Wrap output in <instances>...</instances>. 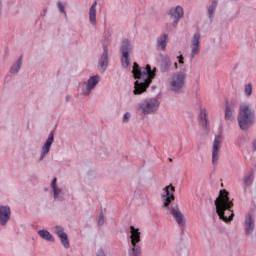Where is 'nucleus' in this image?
<instances>
[{
  "mask_svg": "<svg viewBox=\"0 0 256 256\" xmlns=\"http://www.w3.org/2000/svg\"><path fill=\"white\" fill-rule=\"evenodd\" d=\"M161 199L163 203L162 207L168 210V215H172V217H174L180 229H185V215H183V212L179 209V205L170 207L171 203L175 201V187L171 184L164 187Z\"/></svg>",
  "mask_w": 256,
  "mask_h": 256,
  "instance_id": "1",
  "label": "nucleus"
},
{
  "mask_svg": "<svg viewBox=\"0 0 256 256\" xmlns=\"http://www.w3.org/2000/svg\"><path fill=\"white\" fill-rule=\"evenodd\" d=\"M133 77L137 79L134 83V95H141L147 91V87L151 85L153 79L155 78V72L151 70V66L139 67V64L134 63L133 65Z\"/></svg>",
  "mask_w": 256,
  "mask_h": 256,
  "instance_id": "2",
  "label": "nucleus"
},
{
  "mask_svg": "<svg viewBox=\"0 0 256 256\" xmlns=\"http://www.w3.org/2000/svg\"><path fill=\"white\" fill-rule=\"evenodd\" d=\"M214 203L219 218L225 223H231L235 214L233 213V201L229 200V192L221 190Z\"/></svg>",
  "mask_w": 256,
  "mask_h": 256,
  "instance_id": "3",
  "label": "nucleus"
},
{
  "mask_svg": "<svg viewBox=\"0 0 256 256\" xmlns=\"http://www.w3.org/2000/svg\"><path fill=\"white\" fill-rule=\"evenodd\" d=\"M255 123V111L247 104L240 106L238 114V125L242 131H247Z\"/></svg>",
  "mask_w": 256,
  "mask_h": 256,
  "instance_id": "4",
  "label": "nucleus"
},
{
  "mask_svg": "<svg viewBox=\"0 0 256 256\" xmlns=\"http://www.w3.org/2000/svg\"><path fill=\"white\" fill-rule=\"evenodd\" d=\"M130 239L132 249L129 251V256H141V232L135 226H130Z\"/></svg>",
  "mask_w": 256,
  "mask_h": 256,
  "instance_id": "5",
  "label": "nucleus"
},
{
  "mask_svg": "<svg viewBox=\"0 0 256 256\" xmlns=\"http://www.w3.org/2000/svg\"><path fill=\"white\" fill-rule=\"evenodd\" d=\"M100 81L101 77L99 75L91 76L88 81L82 83L81 95L89 97V95H91V91L99 85Z\"/></svg>",
  "mask_w": 256,
  "mask_h": 256,
  "instance_id": "6",
  "label": "nucleus"
},
{
  "mask_svg": "<svg viewBox=\"0 0 256 256\" xmlns=\"http://www.w3.org/2000/svg\"><path fill=\"white\" fill-rule=\"evenodd\" d=\"M190 59L193 61L199 53H201V33H194L191 41H190Z\"/></svg>",
  "mask_w": 256,
  "mask_h": 256,
  "instance_id": "7",
  "label": "nucleus"
},
{
  "mask_svg": "<svg viewBox=\"0 0 256 256\" xmlns=\"http://www.w3.org/2000/svg\"><path fill=\"white\" fill-rule=\"evenodd\" d=\"M140 109L144 115H150L155 113L159 109V100L156 98H150L140 104Z\"/></svg>",
  "mask_w": 256,
  "mask_h": 256,
  "instance_id": "8",
  "label": "nucleus"
},
{
  "mask_svg": "<svg viewBox=\"0 0 256 256\" xmlns=\"http://www.w3.org/2000/svg\"><path fill=\"white\" fill-rule=\"evenodd\" d=\"M185 79H187L185 73H175L170 81L171 91H179L180 89H183V87L185 86Z\"/></svg>",
  "mask_w": 256,
  "mask_h": 256,
  "instance_id": "9",
  "label": "nucleus"
},
{
  "mask_svg": "<svg viewBox=\"0 0 256 256\" xmlns=\"http://www.w3.org/2000/svg\"><path fill=\"white\" fill-rule=\"evenodd\" d=\"M168 15L171 17V19H174L172 22V27L173 29H176L177 25H179V21H181L185 15V10L181 6H176L174 8H170Z\"/></svg>",
  "mask_w": 256,
  "mask_h": 256,
  "instance_id": "10",
  "label": "nucleus"
},
{
  "mask_svg": "<svg viewBox=\"0 0 256 256\" xmlns=\"http://www.w3.org/2000/svg\"><path fill=\"white\" fill-rule=\"evenodd\" d=\"M223 143V137L221 135L215 136L212 146V164L219 165V151L221 144Z\"/></svg>",
  "mask_w": 256,
  "mask_h": 256,
  "instance_id": "11",
  "label": "nucleus"
},
{
  "mask_svg": "<svg viewBox=\"0 0 256 256\" xmlns=\"http://www.w3.org/2000/svg\"><path fill=\"white\" fill-rule=\"evenodd\" d=\"M54 141H55L54 134L53 132H50V134L48 135V138L46 139V142L42 146L40 161H43L46 155H49V152L51 151V145H53Z\"/></svg>",
  "mask_w": 256,
  "mask_h": 256,
  "instance_id": "12",
  "label": "nucleus"
},
{
  "mask_svg": "<svg viewBox=\"0 0 256 256\" xmlns=\"http://www.w3.org/2000/svg\"><path fill=\"white\" fill-rule=\"evenodd\" d=\"M54 232L56 235L59 237L61 240V243L65 249H69L70 244H69V236H67V233H65V228L61 226H55L54 227Z\"/></svg>",
  "mask_w": 256,
  "mask_h": 256,
  "instance_id": "13",
  "label": "nucleus"
},
{
  "mask_svg": "<svg viewBox=\"0 0 256 256\" xmlns=\"http://www.w3.org/2000/svg\"><path fill=\"white\" fill-rule=\"evenodd\" d=\"M11 219V208L9 206H0V225L5 227Z\"/></svg>",
  "mask_w": 256,
  "mask_h": 256,
  "instance_id": "14",
  "label": "nucleus"
},
{
  "mask_svg": "<svg viewBox=\"0 0 256 256\" xmlns=\"http://www.w3.org/2000/svg\"><path fill=\"white\" fill-rule=\"evenodd\" d=\"M99 67L102 73H105L107 67H109V48H107V46L103 47V53L99 59Z\"/></svg>",
  "mask_w": 256,
  "mask_h": 256,
  "instance_id": "15",
  "label": "nucleus"
},
{
  "mask_svg": "<svg viewBox=\"0 0 256 256\" xmlns=\"http://www.w3.org/2000/svg\"><path fill=\"white\" fill-rule=\"evenodd\" d=\"M244 227L246 235H251V233H253L255 230V219L251 216V214L246 215Z\"/></svg>",
  "mask_w": 256,
  "mask_h": 256,
  "instance_id": "16",
  "label": "nucleus"
},
{
  "mask_svg": "<svg viewBox=\"0 0 256 256\" xmlns=\"http://www.w3.org/2000/svg\"><path fill=\"white\" fill-rule=\"evenodd\" d=\"M88 15L90 25H97V1H94L91 7L89 8Z\"/></svg>",
  "mask_w": 256,
  "mask_h": 256,
  "instance_id": "17",
  "label": "nucleus"
},
{
  "mask_svg": "<svg viewBox=\"0 0 256 256\" xmlns=\"http://www.w3.org/2000/svg\"><path fill=\"white\" fill-rule=\"evenodd\" d=\"M50 187L54 194V199H57L58 201H62L63 199V190L61 188L57 187V178H54L50 184Z\"/></svg>",
  "mask_w": 256,
  "mask_h": 256,
  "instance_id": "18",
  "label": "nucleus"
},
{
  "mask_svg": "<svg viewBox=\"0 0 256 256\" xmlns=\"http://www.w3.org/2000/svg\"><path fill=\"white\" fill-rule=\"evenodd\" d=\"M225 119L226 121H233L235 119V105L226 103Z\"/></svg>",
  "mask_w": 256,
  "mask_h": 256,
  "instance_id": "19",
  "label": "nucleus"
},
{
  "mask_svg": "<svg viewBox=\"0 0 256 256\" xmlns=\"http://www.w3.org/2000/svg\"><path fill=\"white\" fill-rule=\"evenodd\" d=\"M122 54H127L129 55L133 51V44L131 43V40L129 39H124L121 44V49H120Z\"/></svg>",
  "mask_w": 256,
  "mask_h": 256,
  "instance_id": "20",
  "label": "nucleus"
},
{
  "mask_svg": "<svg viewBox=\"0 0 256 256\" xmlns=\"http://www.w3.org/2000/svg\"><path fill=\"white\" fill-rule=\"evenodd\" d=\"M217 5H219V2L217 0H213L211 4L208 6V17L210 19V23H213V19H215V12L217 11Z\"/></svg>",
  "mask_w": 256,
  "mask_h": 256,
  "instance_id": "21",
  "label": "nucleus"
},
{
  "mask_svg": "<svg viewBox=\"0 0 256 256\" xmlns=\"http://www.w3.org/2000/svg\"><path fill=\"white\" fill-rule=\"evenodd\" d=\"M168 39H169V35H167V34L160 35L158 40H157L158 49H161L162 51H165V49L167 48Z\"/></svg>",
  "mask_w": 256,
  "mask_h": 256,
  "instance_id": "22",
  "label": "nucleus"
},
{
  "mask_svg": "<svg viewBox=\"0 0 256 256\" xmlns=\"http://www.w3.org/2000/svg\"><path fill=\"white\" fill-rule=\"evenodd\" d=\"M38 235L39 237H41V239H44V241L55 243V237H53L51 232H49L48 230H39Z\"/></svg>",
  "mask_w": 256,
  "mask_h": 256,
  "instance_id": "23",
  "label": "nucleus"
},
{
  "mask_svg": "<svg viewBox=\"0 0 256 256\" xmlns=\"http://www.w3.org/2000/svg\"><path fill=\"white\" fill-rule=\"evenodd\" d=\"M21 65H23V56H20L17 61L11 66L10 73L12 75H17L19 71L21 70Z\"/></svg>",
  "mask_w": 256,
  "mask_h": 256,
  "instance_id": "24",
  "label": "nucleus"
},
{
  "mask_svg": "<svg viewBox=\"0 0 256 256\" xmlns=\"http://www.w3.org/2000/svg\"><path fill=\"white\" fill-rule=\"evenodd\" d=\"M200 117V123L204 129H207V123L209 120H207V110L205 108H202L199 114Z\"/></svg>",
  "mask_w": 256,
  "mask_h": 256,
  "instance_id": "25",
  "label": "nucleus"
},
{
  "mask_svg": "<svg viewBox=\"0 0 256 256\" xmlns=\"http://www.w3.org/2000/svg\"><path fill=\"white\" fill-rule=\"evenodd\" d=\"M254 176L252 174V172L246 174L243 178V183H244V189H246V187H251V185H253V181H254Z\"/></svg>",
  "mask_w": 256,
  "mask_h": 256,
  "instance_id": "26",
  "label": "nucleus"
},
{
  "mask_svg": "<svg viewBox=\"0 0 256 256\" xmlns=\"http://www.w3.org/2000/svg\"><path fill=\"white\" fill-rule=\"evenodd\" d=\"M170 67H171V60H169V58H167V57L164 58L160 65V69H161L162 73L169 71Z\"/></svg>",
  "mask_w": 256,
  "mask_h": 256,
  "instance_id": "27",
  "label": "nucleus"
},
{
  "mask_svg": "<svg viewBox=\"0 0 256 256\" xmlns=\"http://www.w3.org/2000/svg\"><path fill=\"white\" fill-rule=\"evenodd\" d=\"M121 63H122V67H124V69H127V67H129V64L131 63V58H129V54H127V52L122 54Z\"/></svg>",
  "mask_w": 256,
  "mask_h": 256,
  "instance_id": "28",
  "label": "nucleus"
},
{
  "mask_svg": "<svg viewBox=\"0 0 256 256\" xmlns=\"http://www.w3.org/2000/svg\"><path fill=\"white\" fill-rule=\"evenodd\" d=\"M178 59V63L175 62L174 67L175 69H183V65H185V58L183 57V55H180L177 57Z\"/></svg>",
  "mask_w": 256,
  "mask_h": 256,
  "instance_id": "29",
  "label": "nucleus"
},
{
  "mask_svg": "<svg viewBox=\"0 0 256 256\" xmlns=\"http://www.w3.org/2000/svg\"><path fill=\"white\" fill-rule=\"evenodd\" d=\"M244 93L246 97H251V94L253 93V85H251V83L245 85Z\"/></svg>",
  "mask_w": 256,
  "mask_h": 256,
  "instance_id": "30",
  "label": "nucleus"
},
{
  "mask_svg": "<svg viewBox=\"0 0 256 256\" xmlns=\"http://www.w3.org/2000/svg\"><path fill=\"white\" fill-rule=\"evenodd\" d=\"M58 9L60 13H63L67 17V12H65V4L63 2H58Z\"/></svg>",
  "mask_w": 256,
  "mask_h": 256,
  "instance_id": "31",
  "label": "nucleus"
},
{
  "mask_svg": "<svg viewBox=\"0 0 256 256\" xmlns=\"http://www.w3.org/2000/svg\"><path fill=\"white\" fill-rule=\"evenodd\" d=\"M105 224V216L103 215V212H100L98 216V225H104Z\"/></svg>",
  "mask_w": 256,
  "mask_h": 256,
  "instance_id": "32",
  "label": "nucleus"
},
{
  "mask_svg": "<svg viewBox=\"0 0 256 256\" xmlns=\"http://www.w3.org/2000/svg\"><path fill=\"white\" fill-rule=\"evenodd\" d=\"M129 119H131V113L126 112V113L124 114V116H123L122 121H123V123H129Z\"/></svg>",
  "mask_w": 256,
  "mask_h": 256,
  "instance_id": "33",
  "label": "nucleus"
},
{
  "mask_svg": "<svg viewBox=\"0 0 256 256\" xmlns=\"http://www.w3.org/2000/svg\"><path fill=\"white\" fill-rule=\"evenodd\" d=\"M96 256H107V255H105V251H103V249H100L97 251Z\"/></svg>",
  "mask_w": 256,
  "mask_h": 256,
  "instance_id": "34",
  "label": "nucleus"
},
{
  "mask_svg": "<svg viewBox=\"0 0 256 256\" xmlns=\"http://www.w3.org/2000/svg\"><path fill=\"white\" fill-rule=\"evenodd\" d=\"M2 11H3V2L0 0V17H1Z\"/></svg>",
  "mask_w": 256,
  "mask_h": 256,
  "instance_id": "35",
  "label": "nucleus"
},
{
  "mask_svg": "<svg viewBox=\"0 0 256 256\" xmlns=\"http://www.w3.org/2000/svg\"><path fill=\"white\" fill-rule=\"evenodd\" d=\"M252 147H253V150L256 151V140L253 141Z\"/></svg>",
  "mask_w": 256,
  "mask_h": 256,
  "instance_id": "36",
  "label": "nucleus"
},
{
  "mask_svg": "<svg viewBox=\"0 0 256 256\" xmlns=\"http://www.w3.org/2000/svg\"><path fill=\"white\" fill-rule=\"evenodd\" d=\"M170 27H171V25H169V24L166 25V28H167L168 31H171Z\"/></svg>",
  "mask_w": 256,
  "mask_h": 256,
  "instance_id": "37",
  "label": "nucleus"
},
{
  "mask_svg": "<svg viewBox=\"0 0 256 256\" xmlns=\"http://www.w3.org/2000/svg\"><path fill=\"white\" fill-rule=\"evenodd\" d=\"M44 13H47V9L44 10Z\"/></svg>",
  "mask_w": 256,
  "mask_h": 256,
  "instance_id": "38",
  "label": "nucleus"
}]
</instances>
